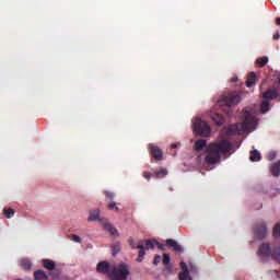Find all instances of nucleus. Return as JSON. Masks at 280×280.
<instances>
[{"label": "nucleus", "instance_id": "nucleus-26", "mask_svg": "<svg viewBox=\"0 0 280 280\" xmlns=\"http://www.w3.org/2000/svg\"><path fill=\"white\" fill-rule=\"evenodd\" d=\"M271 259H275V261H278V264H280V247L272 250Z\"/></svg>", "mask_w": 280, "mask_h": 280}, {"label": "nucleus", "instance_id": "nucleus-7", "mask_svg": "<svg viewBox=\"0 0 280 280\" xmlns=\"http://www.w3.org/2000/svg\"><path fill=\"white\" fill-rule=\"evenodd\" d=\"M254 235L256 240H266L268 235V228L265 222H260L254 226Z\"/></svg>", "mask_w": 280, "mask_h": 280}, {"label": "nucleus", "instance_id": "nucleus-17", "mask_svg": "<svg viewBox=\"0 0 280 280\" xmlns=\"http://www.w3.org/2000/svg\"><path fill=\"white\" fill-rule=\"evenodd\" d=\"M255 80H257V74L255 72H250L245 82L247 88L255 86Z\"/></svg>", "mask_w": 280, "mask_h": 280}, {"label": "nucleus", "instance_id": "nucleus-16", "mask_svg": "<svg viewBox=\"0 0 280 280\" xmlns=\"http://www.w3.org/2000/svg\"><path fill=\"white\" fill-rule=\"evenodd\" d=\"M88 220L89 222H97V220L102 222V220L104 219H100V209H95L92 212H90V217Z\"/></svg>", "mask_w": 280, "mask_h": 280}, {"label": "nucleus", "instance_id": "nucleus-3", "mask_svg": "<svg viewBox=\"0 0 280 280\" xmlns=\"http://www.w3.org/2000/svg\"><path fill=\"white\" fill-rule=\"evenodd\" d=\"M238 102H242V96L235 92H231L222 96L218 104L221 110L225 112L226 115H231V106H237Z\"/></svg>", "mask_w": 280, "mask_h": 280}, {"label": "nucleus", "instance_id": "nucleus-32", "mask_svg": "<svg viewBox=\"0 0 280 280\" xmlns=\"http://www.w3.org/2000/svg\"><path fill=\"white\" fill-rule=\"evenodd\" d=\"M170 261H171L170 255L163 254L162 264H164V266H167Z\"/></svg>", "mask_w": 280, "mask_h": 280}, {"label": "nucleus", "instance_id": "nucleus-5", "mask_svg": "<svg viewBox=\"0 0 280 280\" xmlns=\"http://www.w3.org/2000/svg\"><path fill=\"white\" fill-rule=\"evenodd\" d=\"M194 130L199 137H209L211 135V127H209V124L207 121L197 118L194 122Z\"/></svg>", "mask_w": 280, "mask_h": 280}, {"label": "nucleus", "instance_id": "nucleus-12", "mask_svg": "<svg viewBox=\"0 0 280 280\" xmlns=\"http://www.w3.org/2000/svg\"><path fill=\"white\" fill-rule=\"evenodd\" d=\"M166 246L167 248H172L175 253H183V246H180L175 240H166Z\"/></svg>", "mask_w": 280, "mask_h": 280}, {"label": "nucleus", "instance_id": "nucleus-10", "mask_svg": "<svg viewBox=\"0 0 280 280\" xmlns=\"http://www.w3.org/2000/svg\"><path fill=\"white\" fill-rule=\"evenodd\" d=\"M149 150H150L151 156H153L155 161H163V151L161 150V148L154 144H149Z\"/></svg>", "mask_w": 280, "mask_h": 280}, {"label": "nucleus", "instance_id": "nucleus-15", "mask_svg": "<svg viewBox=\"0 0 280 280\" xmlns=\"http://www.w3.org/2000/svg\"><path fill=\"white\" fill-rule=\"evenodd\" d=\"M270 174H272L276 178L280 176V162H276L270 166Z\"/></svg>", "mask_w": 280, "mask_h": 280}, {"label": "nucleus", "instance_id": "nucleus-31", "mask_svg": "<svg viewBox=\"0 0 280 280\" xmlns=\"http://www.w3.org/2000/svg\"><path fill=\"white\" fill-rule=\"evenodd\" d=\"M107 209L109 211H113V209H115L116 212H119V207H117V203L116 202H110L108 206H107Z\"/></svg>", "mask_w": 280, "mask_h": 280}, {"label": "nucleus", "instance_id": "nucleus-34", "mask_svg": "<svg viewBox=\"0 0 280 280\" xmlns=\"http://www.w3.org/2000/svg\"><path fill=\"white\" fill-rule=\"evenodd\" d=\"M72 240L77 243V244H82V238L75 234L72 235Z\"/></svg>", "mask_w": 280, "mask_h": 280}, {"label": "nucleus", "instance_id": "nucleus-2", "mask_svg": "<svg viewBox=\"0 0 280 280\" xmlns=\"http://www.w3.org/2000/svg\"><path fill=\"white\" fill-rule=\"evenodd\" d=\"M243 122L240 125H231L228 128V133L235 136V135H240V132H253V130H255V128H257V117H255V114L253 113V110L245 108L243 112Z\"/></svg>", "mask_w": 280, "mask_h": 280}, {"label": "nucleus", "instance_id": "nucleus-40", "mask_svg": "<svg viewBox=\"0 0 280 280\" xmlns=\"http://www.w3.org/2000/svg\"><path fill=\"white\" fill-rule=\"evenodd\" d=\"M171 148H173V149L178 148V144L174 143V144L171 145Z\"/></svg>", "mask_w": 280, "mask_h": 280}, {"label": "nucleus", "instance_id": "nucleus-41", "mask_svg": "<svg viewBox=\"0 0 280 280\" xmlns=\"http://www.w3.org/2000/svg\"><path fill=\"white\" fill-rule=\"evenodd\" d=\"M232 82H237V78H233V79H232Z\"/></svg>", "mask_w": 280, "mask_h": 280}, {"label": "nucleus", "instance_id": "nucleus-37", "mask_svg": "<svg viewBox=\"0 0 280 280\" xmlns=\"http://www.w3.org/2000/svg\"><path fill=\"white\" fill-rule=\"evenodd\" d=\"M143 178H147V180H150V178H152V174L150 172H144Z\"/></svg>", "mask_w": 280, "mask_h": 280}, {"label": "nucleus", "instance_id": "nucleus-30", "mask_svg": "<svg viewBox=\"0 0 280 280\" xmlns=\"http://www.w3.org/2000/svg\"><path fill=\"white\" fill-rule=\"evenodd\" d=\"M273 237H280V223L273 226Z\"/></svg>", "mask_w": 280, "mask_h": 280}, {"label": "nucleus", "instance_id": "nucleus-29", "mask_svg": "<svg viewBox=\"0 0 280 280\" xmlns=\"http://www.w3.org/2000/svg\"><path fill=\"white\" fill-rule=\"evenodd\" d=\"M3 213L5 215V218L10 219V218H13L14 217V209L12 208H4L3 209Z\"/></svg>", "mask_w": 280, "mask_h": 280}, {"label": "nucleus", "instance_id": "nucleus-14", "mask_svg": "<svg viewBox=\"0 0 280 280\" xmlns=\"http://www.w3.org/2000/svg\"><path fill=\"white\" fill-rule=\"evenodd\" d=\"M138 244H142V250H152L154 249V246H156V244H159V242L154 241L152 242L151 240H145V241H139Z\"/></svg>", "mask_w": 280, "mask_h": 280}, {"label": "nucleus", "instance_id": "nucleus-18", "mask_svg": "<svg viewBox=\"0 0 280 280\" xmlns=\"http://www.w3.org/2000/svg\"><path fill=\"white\" fill-rule=\"evenodd\" d=\"M207 148V140L205 139H199L195 142V150L197 152H200L201 150H205Z\"/></svg>", "mask_w": 280, "mask_h": 280}, {"label": "nucleus", "instance_id": "nucleus-25", "mask_svg": "<svg viewBox=\"0 0 280 280\" xmlns=\"http://www.w3.org/2000/svg\"><path fill=\"white\" fill-rule=\"evenodd\" d=\"M212 119L217 124V126H222V124H224V117H222V115L220 114H214L212 116Z\"/></svg>", "mask_w": 280, "mask_h": 280}, {"label": "nucleus", "instance_id": "nucleus-21", "mask_svg": "<svg viewBox=\"0 0 280 280\" xmlns=\"http://www.w3.org/2000/svg\"><path fill=\"white\" fill-rule=\"evenodd\" d=\"M137 248L139 249V255L137 261H143V257H145V250L143 249V243L138 244Z\"/></svg>", "mask_w": 280, "mask_h": 280}, {"label": "nucleus", "instance_id": "nucleus-8", "mask_svg": "<svg viewBox=\"0 0 280 280\" xmlns=\"http://www.w3.org/2000/svg\"><path fill=\"white\" fill-rule=\"evenodd\" d=\"M277 97H280V86H271L269 88L265 93H262L264 100H277Z\"/></svg>", "mask_w": 280, "mask_h": 280}, {"label": "nucleus", "instance_id": "nucleus-22", "mask_svg": "<svg viewBox=\"0 0 280 280\" xmlns=\"http://www.w3.org/2000/svg\"><path fill=\"white\" fill-rule=\"evenodd\" d=\"M269 110H270V102L262 101V103L260 104V112L262 113V115H266V113H268Z\"/></svg>", "mask_w": 280, "mask_h": 280}, {"label": "nucleus", "instance_id": "nucleus-4", "mask_svg": "<svg viewBox=\"0 0 280 280\" xmlns=\"http://www.w3.org/2000/svg\"><path fill=\"white\" fill-rule=\"evenodd\" d=\"M130 275V269L128 265L119 264L116 265L108 273L110 280H127Z\"/></svg>", "mask_w": 280, "mask_h": 280}, {"label": "nucleus", "instance_id": "nucleus-20", "mask_svg": "<svg viewBox=\"0 0 280 280\" xmlns=\"http://www.w3.org/2000/svg\"><path fill=\"white\" fill-rule=\"evenodd\" d=\"M249 160L255 163L257 161H261V153L257 150H253L249 155Z\"/></svg>", "mask_w": 280, "mask_h": 280}, {"label": "nucleus", "instance_id": "nucleus-43", "mask_svg": "<svg viewBox=\"0 0 280 280\" xmlns=\"http://www.w3.org/2000/svg\"><path fill=\"white\" fill-rule=\"evenodd\" d=\"M158 247H159V248H163V245H159V243H158Z\"/></svg>", "mask_w": 280, "mask_h": 280}, {"label": "nucleus", "instance_id": "nucleus-6", "mask_svg": "<svg viewBox=\"0 0 280 280\" xmlns=\"http://www.w3.org/2000/svg\"><path fill=\"white\" fill-rule=\"evenodd\" d=\"M43 266L46 270H49L52 279H58L60 277V270L56 268V262L51 259H43Z\"/></svg>", "mask_w": 280, "mask_h": 280}, {"label": "nucleus", "instance_id": "nucleus-27", "mask_svg": "<svg viewBox=\"0 0 280 280\" xmlns=\"http://www.w3.org/2000/svg\"><path fill=\"white\" fill-rule=\"evenodd\" d=\"M256 65H258V67H266V65H268V57H259L256 60Z\"/></svg>", "mask_w": 280, "mask_h": 280}, {"label": "nucleus", "instance_id": "nucleus-36", "mask_svg": "<svg viewBox=\"0 0 280 280\" xmlns=\"http://www.w3.org/2000/svg\"><path fill=\"white\" fill-rule=\"evenodd\" d=\"M269 161H275L277 159V153L276 152H270L268 155Z\"/></svg>", "mask_w": 280, "mask_h": 280}, {"label": "nucleus", "instance_id": "nucleus-38", "mask_svg": "<svg viewBox=\"0 0 280 280\" xmlns=\"http://www.w3.org/2000/svg\"><path fill=\"white\" fill-rule=\"evenodd\" d=\"M129 244L131 248H137L139 245L135 244V240L130 238Z\"/></svg>", "mask_w": 280, "mask_h": 280}, {"label": "nucleus", "instance_id": "nucleus-33", "mask_svg": "<svg viewBox=\"0 0 280 280\" xmlns=\"http://www.w3.org/2000/svg\"><path fill=\"white\" fill-rule=\"evenodd\" d=\"M104 194L108 198V200H115V192H110L108 190H105Z\"/></svg>", "mask_w": 280, "mask_h": 280}, {"label": "nucleus", "instance_id": "nucleus-24", "mask_svg": "<svg viewBox=\"0 0 280 280\" xmlns=\"http://www.w3.org/2000/svg\"><path fill=\"white\" fill-rule=\"evenodd\" d=\"M20 266H22L24 270H32V261L30 259H22Z\"/></svg>", "mask_w": 280, "mask_h": 280}, {"label": "nucleus", "instance_id": "nucleus-13", "mask_svg": "<svg viewBox=\"0 0 280 280\" xmlns=\"http://www.w3.org/2000/svg\"><path fill=\"white\" fill-rule=\"evenodd\" d=\"M101 224L104 226L105 231H108V233H110L114 237L119 235V232L117 231V229H115L113 224L108 223V221L101 220Z\"/></svg>", "mask_w": 280, "mask_h": 280}, {"label": "nucleus", "instance_id": "nucleus-35", "mask_svg": "<svg viewBox=\"0 0 280 280\" xmlns=\"http://www.w3.org/2000/svg\"><path fill=\"white\" fill-rule=\"evenodd\" d=\"M159 264H161V257L159 255H155L154 260H153V265L159 266Z\"/></svg>", "mask_w": 280, "mask_h": 280}, {"label": "nucleus", "instance_id": "nucleus-1", "mask_svg": "<svg viewBox=\"0 0 280 280\" xmlns=\"http://www.w3.org/2000/svg\"><path fill=\"white\" fill-rule=\"evenodd\" d=\"M233 148L231 141L223 139L221 141L212 142L206 148L207 155L205 158L208 165H215L220 163L222 154H229Z\"/></svg>", "mask_w": 280, "mask_h": 280}, {"label": "nucleus", "instance_id": "nucleus-39", "mask_svg": "<svg viewBox=\"0 0 280 280\" xmlns=\"http://www.w3.org/2000/svg\"><path fill=\"white\" fill-rule=\"evenodd\" d=\"M273 40H279V38H280V34L279 33H276V34H273Z\"/></svg>", "mask_w": 280, "mask_h": 280}, {"label": "nucleus", "instance_id": "nucleus-11", "mask_svg": "<svg viewBox=\"0 0 280 280\" xmlns=\"http://www.w3.org/2000/svg\"><path fill=\"white\" fill-rule=\"evenodd\" d=\"M96 271L100 275H108V272L110 273V262L106 260L100 261L96 266Z\"/></svg>", "mask_w": 280, "mask_h": 280}, {"label": "nucleus", "instance_id": "nucleus-19", "mask_svg": "<svg viewBox=\"0 0 280 280\" xmlns=\"http://www.w3.org/2000/svg\"><path fill=\"white\" fill-rule=\"evenodd\" d=\"M35 280H47L49 276L44 270H37L34 272Z\"/></svg>", "mask_w": 280, "mask_h": 280}, {"label": "nucleus", "instance_id": "nucleus-23", "mask_svg": "<svg viewBox=\"0 0 280 280\" xmlns=\"http://www.w3.org/2000/svg\"><path fill=\"white\" fill-rule=\"evenodd\" d=\"M167 174V170L166 168H160V170H158V171H155L154 173H153V176L155 177V178H165V175Z\"/></svg>", "mask_w": 280, "mask_h": 280}, {"label": "nucleus", "instance_id": "nucleus-28", "mask_svg": "<svg viewBox=\"0 0 280 280\" xmlns=\"http://www.w3.org/2000/svg\"><path fill=\"white\" fill-rule=\"evenodd\" d=\"M119 250H121V245L119 243H115L112 246V255L115 257V255H118Z\"/></svg>", "mask_w": 280, "mask_h": 280}, {"label": "nucleus", "instance_id": "nucleus-42", "mask_svg": "<svg viewBox=\"0 0 280 280\" xmlns=\"http://www.w3.org/2000/svg\"><path fill=\"white\" fill-rule=\"evenodd\" d=\"M278 84H280V74L278 75Z\"/></svg>", "mask_w": 280, "mask_h": 280}, {"label": "nucleus", "instance_id": "nucleus-9", "mask_svg": "<svg viewBox=\"0 0 280 280\" xmlns=\"http://www.w3.org/2000/svg\"><path fill=\"white\" fill-rule=\"evenodd\" d=\"M258 255L259 257H262V258H268V257L272 258V249L270 248V244L268 243L261 244L258 249Z\"/></svg>", "mask_w": 280, "mask_h": 280}]
</instances>
